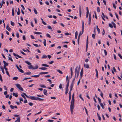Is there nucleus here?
I'll list each match as a JSON object with an SVG mask.
<instances>
[{
    "label": "nucleus",
    "mask_w": 122,
    "mask_h": 122,
    "mask_svg": "<svg viewBox=\"0 0 122 122\" xmlns=\"http://www.w3.org/2000/svg\"><path fill=\"white\" fill-rule=\"evenodd\" d=\"M25 62L28 65H29L28 66V68L29 69H32L34 70L33 66L31 65V63L26 61H25Z\"/></svg>",
    "instance_id": "f257e3e1"
},
{
    "label": "nucleus",
    "mask_w": 122,
    "mask_h": 122,
    "mask_svg": "<svg viewBox=\"0 0 122 122\" xmlns=\"http://www.w3.org/2000/svg\"><path fill=\"white\" fill-rule=\"evenodd\" d=\"M78 66H77L75 68V74L76 75L77 73V75H79V71H80V69L79 68L78 69Z\"/></svg>",
    "instance_id": "f03ea898"
},
{
    "label": "nucleus",
    "mask_w": 122,
    "mask_h": 122,
    "mask_svg": "<svg viewBox=\"0 0 122 122\" xmlns=\"http://www.w3.org/2000/svg\"><path fill=\"white\" fill-rule=\"evenodd\" d=\"M16 87L18 88L20 90L22 91H23V88L19 84H17L16 85Z\"/></svg>",
    "instance_id": "7ed1b4c3"
},
{
    "label": "nucleus",
    "mask_w": 122,
    "mask_h": 122,
    "mask_svg": "<svg viewBox=\"0 0 122 122\" xmlns=\"http://www.w3.org/2000/svg\"><path fill=\"white\" fill-rule=\"evenodd\" d=\"M74 107V101H71L70 105V109H73Z\"/></svg>",
    "instance_id": "20e7f679"
},
{
    "label": "nucleus",
    "mask_w": 122,
    "mask_h": 122,
    "mask_svg": "<svg viewBox=\"0 0 122 122\" xmlns=\"http://www.w3.org/2000/svg\"><path fill=\"white\" fill-rule=\"evenodd\" d=\"M16 67L20 72L23 73L24 72L23 71L22 69H20L17 65L16 66Z\"/></svg>",
    "instance_id": "39448f33"
},
{
    "label": "nucleus",
    "mask_w": 122,
    "mask_h": 122,
    "mask_svg": "<svg viewBox=\"0 0 122 122\" xmlns=\"http://www.w3.org/2000/svg\"><path fill=\"white\" fill-rule=\"evenodd\" d=\"M28 98H30L32 100H36V97L35 96H30Z\"/></svg>",
    "instance_id": "423d86ee"
},
{
    "label": "nucleus",
    "mask_w": 122,
    "mask_h": 122,
    "mask_svg": "<svg viewBox=\"0 0 122 122\" xmlns=\"http://www.w3.org/2000/svg\"><path fill=\"white\" fill-rule=\"evenodd\" d=\"M79 12L80 16V17H81V6H79Z\"/></svg>",
    "instance_id": "0eeeda50"
},
{
    "label": "nucleus",
    "mask_w": 122,
    "mask_h": 122,
    "mask_svg": "<svg viewBox=\"0 0 122 122\" xmlns=\"http://www.w3.org/2000/svg\"><path fill=\"white\" fill-rule=\"evenodd\" d=\"M10 108L12 109H14V108H17V107L16 106H14L11 105L10 106Z\"/></svg>",
    "instance_id": "6e6552de"
},
{
    "label": "nucleus",
    "mask_w": 122,
    "mask_h": 122,
    "mask_svg": "<svg viewBox=\"0 0 122 122\" xmlns=\"http://www.w3.org/2000/svg\"><path fill=\"white\" fill-rule=\"evenodd\" d=\"M44 99H43L41 98L38 97H36V100L39 101H43Z\"/></svg>",
    "instance_id": "1a4fd4ad"
},
{
    "label": "nucleus",
    "mask_w": 122,
    "mask_h": 122,
    "mask_svg": "<svg viewBox=\"0 0 122 122\" xmlns=\"http://www.w3.org/2000/svg\"><path fill=\"white\" fill-rule=\"evenodd\" d=\"M48 73V72H41L40 73V74L42 75V74H45Z\"/></svg>",
    "instance_id": "9d476101"
},
{
    "label": "nucleus",
    "mask_w": 122,
    "mask_h": 122,
    "mask_svg": "<svg viewBox=\"0 0 122 122\" xmlns=\"http://www.w3.org/2000/svg\"><path fill=\"white\" fill-rule=\"evenodd\" d=\"M67 82V85L66 86V89H68V86H69V81L68 80V81Z\"/></svg>",
    "instance_id": "9b49d317"
},
{
    "label": "nucleus",
    "mask_w": 122,
    "mask_h": 122,
    "mask_svg": "<svg viewBox=\"0 0 122 122\" xmlns=\"http://www.w3.org/2000/svg\"><path fill=\"white\" fill-rule=\"evenodd\" d=\"M0 68L1 69L2 72L3 74H5L4 68L1 66L0 67Z\"/></svg>",
    "instance_id": "f8f14e48"
},
{
    "label": "nucleus",
    "mask_w": 122,
    "mask_h": 122,
    "mask_svg": "<svg viewBox=\"0 0 122 122\" xmlns=\"http://www.w3.org/2000/svg\"><path fill=\"white\" fill-rule=\"evenodd\" d=\"M97 29L98 31V34H99L100 32V29L98 28V26L97 25L96 26Z\"/></svg>",
    "instance_id": "ddd939ff"
},
{
    "label": "nucleus",
    "mask_w": 122,
    "mask_h": 122,
    "mask_svg": "<svg viewBox=\"0 0 122 122\" xmlns=\"http://www.w3.org/2000/svg\"><path fill=\"white\" fill-rule=\"evenodd\" d=\"M83 69L82 68L81 69V71L80 72V76L81 77L83 75Z\"/></svg>",
    "instance_id": "4468645a"
},
{
    "label": "nucleus",
    "mask_w": 122,
    "mask_h": 122,
    "mask_svg": "<svg viewBox=\"0 0 122 122\" xmlns=\"http://www.w3.org/2000/svg\"><path fill=\"white\" fill-rule=\"evenodd\" d=\"M47 68L45 67H42L41 68H40L39 69L43 70H46L47 69Z\"/></svg>",
    "instance_id": "2eb2a0df"
},
{
    "label": "nucleus",
    "mask_w": 122,
    "mask_h": 122,
    "mask_svg": "<svg viewBox=\"0 0 122 122\" xmlns=\"http://www.w3.org/2000/svg\"><path fill=\"white\" fill-rule=\"evenodd\" d=\"M39 86L43 88H46V87L45 85L41 84L39 85Z\"/></svg>",
    "instance_id": "dca6fc26"
},
{
    "label": "nucleus",
    "mask_w": 122,
    "mask_h": 122,
    "mask_svg": "<svg viewBox=\"0 0 122 122\" xmlns=\"http://www.w3.org/2000/svg\"><path fill=\"white\" fill-rule=\"evenodd\" d=\"M40 75V74H39V75H37L32 76H31V77L37 78V77H38Z\"/></svg>",
    "instance_id": "f3484780"
},
{
    "label": "nucleus",
    "mask_w": 122,
    "mask_h": 122,
    "mask_svg": "<svg viewBox=\"0 0 122 122\" xmlns=\"http://www.w3.org/2000/svg\"><path fill=\"white\" fill-rule=\"evenodd\" d=\"M6 29L7 30H8V31H10L11 30V28H10L9 27L8 25H7L6 26Z\"/></svg>",
    "instance_id": "a211bd4d"
},
{
    "label": "nucleus",
    "mask_w": 122,
    "mask_h": 122,
    "mask_svg": "<svg viewBox=\"0 0 122 122\" xmlns=\"http://www.w3.org/2000/svg\"><path fill=\"white\" fill-rule=\"evenodd\" d=\"M84 66L86 68H89V66L87 64H85L84 65Z\"/></svg>",
    "instance_id": "6ab92c4d"
},
{
    "label": "nucleus",
    "mask_w": 122,
    "mask_h": 122,
    "mask_svg": "<svg viewBox=\"0 0 122 122\" xmlns=\"http://www.w3.org/2000/svg\"><path fill=\"white\" fill-rule=\"evenodd\" d=\"M47 92V90H46L44 89V90L43 93L44 95H47L46 93Z\"/></svg>",
    "instance_id": "aec40b11"
},
{
    "label": "nucleus",
    "mask_w": 122,
    "mask_h": 122,
    "mask_svg": "<svg viewBox=\"0 0 122 122\" xmlns=\"http://www.w3.org/2000/svg\"><path fill=\"white\" fill-rule=\"evenodd\" d=\"M31 74V72H26L24 73V75H30Z\"/></svg>",
    "instance_id": "412c9836"
},
{
    "label": "nucleus",
    "mask_w": 122,
    "mask_h": 122,
    "mask_svg": "<svg viewBox=\"0 0 122 122\" xmlns=\"http://www.w3.org/2000/svg\"><path fill=\"white\" fill-rule=\"evenodd\" d=\"M78 35V32L77 31H76L75 33V38L76 39L77 38V36Z\"/></svg>",
    "instance_id": "4be33fe9"
},
{
    "label": "nucleus",
    "mask_w": 122,
    "mask_h": 122,
    "mask_svg": "<svg viewBox=\"0 0 122 122\" xmlns=\"http://www.w3.org/2000/svg\"><path fill=\"white\" fill-rule=\"evenodd\" d=\"M42 66H45L47 67H48L49 66V65H47L46 64H42Z\"/></svg>",
    "instance_id": "5701e85b"
},
{
    "label": "nucleus",
    "mask_w": 122,
    "mask_h": 122,
    "mask_svg": "<svg viewBox=\"0 0 122 122\" xmlns=\"http://www.w3.org/2000/svg\"><path fill=\"white\" fill-rule=\"evenodd\" d=\"M35 34L40 35L42 34V33L41 32H35L34 33Z\"/></svg>",
    "instance_id": "b1692460"
},
{
    "label": "nucleus",
    "mask_w": 122,
    "mask_h": 122,
    "mask_svg": "<svg viewBox=\"0 0 122 122\" xmlns=\"http://www.w3.org/2000/svg\"><path fill=\"white\" fill-rule=\"evenodd\" d=\"M74 94H73L72 95V100L71 101H74Z\"/></svg>",
    "instance_id": "393cba45"
},
{
    "label": "nucleus",
    "mask_w": 122,
    "mask_h": 122,
    "mask_svg": "<svg viewBox=\"0 0 122 122\" xmlns=\"http://www.w3.org/2000/svg\"><path fill=\"white\" fill-rule=\"evenodd\" d=\"M100 105L101 106L102 108L103 109H104L105 107L104 106L103 104L102 103H100Z\"/></svg>",
    "instance_id": "a878e982"
},
{
    "label": "nucleus",
    "mask_w": 122,
    "mask_h": 122,
    "mask_svg": "<svg viewBox=\"0 0 122 122\" xmlns=\"http://www.w3.org/2000/svg\"><path fill=\"white\" fill-rule=\"evenodd\" d=\"M12 16H14V15L15 13L13 8L12 10Z\"/></svg>",
    "instance_id": "bb28decb"
},
{
    "label": "nucleus",
    "mask_w": 122,
    "mask_h": 122,
    "mask_svg": "<svg viewBox=\"0 0 122 122\" xmlns=\"http://www.w3.org/2000/svg\"><path fill=\"white\" fill-rule=\"evenodd\" d=\"M112 24L113 25V26L114 27L116 28V24H115V23H114L113 22H112Z\"/></svg>",
    "instance_id": "cd10ccee"
},
{
    "label": "nucleus",
    "mask_w": 122,
    "mask_h": 122,
    "mask_svg": "<svg viewBox=\"0 0 122 122\" xmlns=\"http://www.w3.org/2000/svg\"><path fill=\"white\" fill-rule=\"evenodd\" d=\"M3 62L4 63V65L7 66L8 65V64L6 63L5 61H3Z\"/></svg>",
    "instance_id": "c85d7f7f"
},
{
    "label": "nucleus",
    "mask_w": 122,
    "mask_h": 122,
    "mask_svg": "<svg viewBox=\"0 0 122 122\" xmlns=\"http://www.w3.org/2000/svg\"><path fill=\"white\" fill-rule=\"evenodd\" d=\"M13 96H15L16 97H17L18 95L17 93H15L13 92Z\"/></svg>",
    "instance_id": "c756f323"
},
{
    "label": "nucleus",
    "mask_w": 122,
    "mask_h": 122,
    "mask_svg": "<svg viewBox=\"0 0 122 122\" xmlns=\"http://www.w3.org/2000/svg\"><path fill=\"white\" fill-rule=\"evenodd\" d=\"M46 40L45 39H44V41L43 42V43L44 44V45L45 46H46Z\"/></svg>",
    "instance_id": "7c9ffc66"
},
{
    "label": "nucleus",
    "mask_w": 122,
    "mask_h": 122,
    "mask_svg": "<svg viewBox=\"0 0 122 122\" xmlns=\"http://www.w3.org/2000/svg\"><path fill=\"white\" fill-rule=\"evenodd\" d=\"M47 57V56L46 55H44L42 57V58H46Z\"/></svg>",
    "instance_id": "2f4dec72"
},
{
    "label": "nucleus",
    "mask_w": 122,
    "mask_h": 122,
    "mask_svg": "<svg viewBox=\"0 0 122 122\" xmlns=\"http://www.w3.org/2000/svg\"><path fill=\"white\" fill-rule=\"evenodd\" d=\"M18 79V77H15L13 78V80H17Z\"/></svg>",
    "instance_id": "473e14b6"
},
{
    "label": "nucleus",
    "mask_w": 122,
    "mask_h": 122,
    "mask_svg": "<svg viewBox=\"0 0 122 122\" xmlns=\"http://www.w3.org/2000/svg\"><path fill=\"white\" fill-rule=\"evenodd\" d=\"M17 122H20V117H18L17 120H16Z\"/></svg>",
    "instance_id": "72a5a7b5"
},
{
    "label": "nucleus",
    "mask_w": 122,
    "mask_h": 122,
    "mask_svg": "<svg viewBox=\"0 0 122 122\" xmlns=\"http://www.w3.org/2000/svg\"><path fill=\"white\" fill-rule=\"evenodd\" d=\"M10 23L11 25H12L13 26H14L15 23L14 22H12V21H11Z\"/></svg>",
    "instance_id": "f704fd0d"
},
{
    "label": "nucleus",
    "mask_w": 122,
    "mask_h": 122,
    "mask_svg": "<svg viewBox=\"0 0 122 122\" xmlns=\"http://www.w3.org/2000/svg\"><path fill=\"white\" fill-rule=\"evenodd\" d=\"M97 11L98 12H100V8L99 7H98L97 8Z\"/></svg>",
    "instance_id": "c9c22d12"
},
{
    "label": "nucleus",
    "mask_w": 122,
    "mask_h": 122,
    "mask_svg": "<svg viewBox=\"0 0 122 122\" xmlns=\"http://www.w3.org/2000/svg\"><path fill=\"white\" fill-rule=\"evenodd\" d=\"M91 18H89V23L88 24L89 25H90L91 24Z\"/></svg>",
    "instance_id": "e433bc0d"
},
{
    "label": "nucleus",
    "mask_w": 122,
    "mask_h": 122,
    "mask_svg": "<svg viewBox=\"0 0 122 122\" xmlns=\"http://www.w3.org/2000/svg\"><path fill=\"white\" fill-rule=\"evenodd\" d=\"M79 97L81 99H82L83 101H84V100L83 99V98L82 97H81V94H80L79 95Z\"/></svg>",
    "instance_id": "4c0bfd02"
},
{
    "label": "nucleus",
    "mask_w": 122,
    "mask_h": 122,
    "mask_svg": "<svg viewBox=\"0 0 122 122\" xmlns=\"http://www.w3.org/2000/svg\"><path fill=\"white\" fill-rule=\"evenodd\" d=\"M68 89H66L65 94L66 95L68 93Z\"/></svg>",
    "instance_id": "58836bf2"
},
{
    "label": "nucleus",
    "mask_w": 122,
    "mask_h": 122,
    "mask_svg": "<svg viewBox=\"0 0 122 122\" xmlns=\"http://www.w3.org/2000/svg\"><path fill=\"white\" fill-rule=\"evenodd\" d=\"M70 70H71V76H72V73H73V72H72V67H71L70 68Z\"/></svg>",
    "instance_id": "ea45409f"
},
{
    "label": "nucleus",
    "mask_w": 122,
    "mask_h": 122,
    "mask_svg": "<svg viewBox=\"0 0 122 122\" xmlns=\"http://www.w3.org/2000/svg\"><path fill=\"white\" fill-rule=\"evenodd\" d=\"M57 71L59 73L62 74H63V72L62 71H61L60 70H57Z\"/></svg>",
    "instance_id": "a19ab883"
},
{
    "label": "nucleus",
    "mask_w": 122,
    "mask_h": 122,
    "mask_svg": "<svg viewBox=\"0 0 122 122\" xmlns=\"http://www.w3.org/2000/svg\"><path fill=\"white\" fill-rule=\"evenodd\" d=\"M34 12H35V13L36 14H37L38 13L37 12V11L36 10L34 9Z\"/></svg>",
    "instance_id": "79ce46f5"
},
{
    "label": "nucleus",
    "mask_w": 122,
    "mask_h": 122,
    "mask_svg": "<svg viewBox=\"0 0 122 122\" xmlns=\"http://www.w3.org/2000/svg\"><path fill=\"white\" fill-rule=\"evenodd\" d=\"M38 68V66L37 65L36 66L34 67H33L34 70Z\"/></svg>",
    "instance_id": "37998d69"
},
{
    "label": "nucleus",
    "mask_w": 122,
    "mask_h": 122,
    "mask_svg": "<svg viewBox=\"0 0 122 122\" xmlns=\"http://www.w3.org/2000/svg\"><path fill=\"white\" fill-rule=\"evenodd\" d=\"M97 98H98V100L99 102L100 103H101V99L100 98H99V97H98Z\"/></svg>",
    "instance_id": "c03bdc74"
},
{
    "label": "nucleus",
    "mask_w": 122,
    "mask_h": 122,
    "mask_svg": "<svg viewBox=\"0 0 122 122\" xmlns=\"http://www.w3.org/2000/svg\"><path fill=\"white\" fill-rule=\"evenodd\" d=\"M33 45L34 46H35L36 47H38V45L36 44H33Z\"/></svg>",
    "instance_id": "a18cd8bd"
},
{
    "label": "nucleus",
    "mask_w": 122,
    "mask_h": 122,
    "mask_svg": "<svg viewBox=\"0 0 122 122\" xmlns=\"http://www.w3.org/2000/svg\"><path fill=\"white\" fill-rule=\"evenodd\" d=\"M23 94L24 95H25L27 97H29V96H28L25 93H23Z\"/></svg>",
    "instance_id": "49530a36"
},
{
    "label": "nucleus",
    "mask_w": 122,
    "mask_h": 122,
    "mask_svg": "<svg viewBox=\"0 0 122 122\" xmlns=\"http://www.w3.org/2000/svg\"><path fill=\"white\" fill-rule=\"evenodd\" d=\"M62 85L61 84H60L59 86V87L60 89H61L62 88Z\"/></svg>",
    "instance_id": "de8ad7c7"
},
{
    "label": "nucleus",
    "mask_w": 122,
    "mask_h": 122,
    "mask_svg": "<svg viewBox=\"0 0 122 122\" xmlns=\"http://www.w3.org/2000/svg\"><path fill=\"white\" fill-rule=\"evenodd\" d=\"M21 7H22V8L23 9V10H25V8L24 6H23V5H21Z\"/></svg>",
    "instance_id": "09e8293b"
},
{
    "label": "nucleus",
    "mask_w": 122,
    "mask_h": 122,
    "mask_svg": "<svg viewBox=\"0 0 122 122\" xmlns=\"http://www.w3.org/2000/svg\"><path fill=\"white\" fill-rule=\"evenodd\" d=\"M118 55L120 57L121 59H122V56L120 54H118Z\"/></svg>",
    "instance_id": "8fccbe9b"
},
{
    "label": "nucleus",
    "mask_w": 122,
    "mask_h": 122,
    "mask_svg": "<svg viewBox=\"0 0 122 122\" xmlns=\"http://www.w3.org/2000/svg\"><path fill=\"white\" fill-rule=\"evenodd\" d=\"M109 27L111 28H112L113 27V26L110 23L109 24Z\"/></svg>",
    "instance_id": "3c124183"
},
{
    "label": "nucleus",
    "mask_w": 122,
    "mask_h": 122,
    "mask_svg": "<svg viewBox=\"0 0 122 122\" xmlns=\"http://www.w3.org/2000/svg\"><path fill=\"white\" fill-rule=\"evenodd\" d=\"M46 36H47V37L49 38H50L51 37V36H50V35L48 34H46Z\"/></svg>",
    "instance_id": "603ef678"
},
{
    "label": "nucleus",
    "mask_w": 122,
    "mask_h": 122,
    "mask_svg": "<svg viewBox=\"0 0 122 122\" xmlns=\"http://www.w3.org/2000/svg\"><path fill=\"white\" fill-rule=\"evenodd\" d=\"M92 37L94 39L95 38V35L94 34H93L92 36Z\"/></svg>",
    "instance_id": "864d4df0"
},
{
    "label": "nucleus",
    "mask_w": 122,
    "mask_h": 122,
    "mask_svg": "<svg viewBox=\"0 0 122 122\" xmlns=\"http://www.w3.org/2000/svg\"><path fill=\"white\" fill-rule=\"evenodd\" d=\"M20 52H21V53H22V54H23V55H26V54L25 53H24V52H23L22 51H20Z\"/></svg>",
    "instance_id": "5fc2aeb1"
},
{
    "label": "nucleus",
    "mask_w": 122,
    "mask_h": 122,
    "mask_svg": "<svg viewBox=\"0 0 122 122\" xmlns=\"http://www.w3.org/2000/svg\"><path fill=\"white\" fill-rule=\"evenodd\" d=\"M69 101H70V100L71 99V95H69Z\"/></svg>",
    "instance_id": "6e6d98bb"
},
{
    "label": "nucleus",
    "mask_w": 122,
    "mask_h": 122,
    "mask_svg": "<svg viewBox=\"0 0 122 122\" xmlns=\"http://www.w3.org/2000/svg\"><path fill=\"white\" fill-rule=\"evenodd\" d=\"M9 60H10L11 61H13V60L11 57H9Z\"/></svg>",
    "instance_id": "4d7b16f0"
},
{
    "label": "nucleus",
    "mask_w": 122,
    "mask_h": 122,
    "mask_svg": "<svg viewBox=\"0 0 122 122\" xmlns=\"http://www.w3.org/2000/svg\"><path fill=\"white\" fill-rule=\"evenodd\" d=\"M16 36L17 38H18L19 37V35L18 33H17L16 34Z\"/></svg>",
    "instance_id": "13d9d810"
},
{
    "label": "nucleus",
    "mask_w": 122,
    "mask_h": 122,
    "mask_svg": "<svg viewBox=\"0 0 122 122\" xmlns=\"http://www.w3.org/2000/svg\"><path fill=\"white\" fill-rule=\"evenodd\" d=\"M100 95L103 98V94L102 92L101 93Z\"/></svg>",
    "instance_id": "bf43d9fd"
},
{
    "label": "nucleus",
    "mask_w": 122,
    "mask_h": 122,
    "mask_svg": "<svg viewBox=\"0 0 122 122\" xmlns=\"http://www.w3.org/2000/svg\"><path fill=\"white\" fill-rule=\"evenodd\" d=\"M73 83H72L70 86V88H72L73 87Z\"/></svg>",
    "instance_id": "052dcab7"
},
{
    "label": "nucleus",
    "mask_w": 122,
    "mask_h": 122,
    "mask_svg": "<svg viewBox=\"0 0 122 122\" xmlns=\"http://www.w3.org/2000/svg\"><path fill=\"white\" fill-rule=\"evenodd\" d=\"M103 3L105 5H106V1L105 0H103Z\"/></svg>",
    "instance_id": "680f3d73"
},
{
    "label": "nucleus",
    "mask_w": 122,
    "mask_h": 122,
    "mask_svg": "<svg viewBox=\"0 0 122 122\" xmlns=\"http://www.w3.org/2000/svg\"><path fill=\"white\" fill-rule=\"evenodd\" d=\"M20 102H23V99L21 98L20 97Z\"/></svg>",
    "instance_id": "e2e57ef3"
},
{
    "label": "nucleus",
    "mask_w": 122,
    "mask_h": 122,
    "mask_svg": "<svg viewBox=\"0 0 122 122\" xmlns=\"http://www.w3.org/2000/svg\"><path fill=\"white\" fill-rule=\"evenodd\" d=\"M48 121L50 122H53L54 120H48Z\"/></svg>",
    "instance_id": "0e129e2a"
},
{
    "label": "nucleus",
    "mask_w": 122,
    "mask_h": 122,
    "mask_svg": "<svg viewBox=\"0 0 122 122\" xmlns=\"http://www.w3.org/2000/svg\"><path fill=\"white\" fill-rule=\"evenodd\" d=\"M104 52L105 55L106 56L107 55V51H106V50H104Z\"/></svg>",
    "instance_id": "69168bd1"
},
{
    "label": "nucleus",
    "mask_w": 122,
    "mask_h": 122,
    "mask_svg": "<svg viewBox=\"0 0 122 122\" xmlns=\"http://www.w3.org/2000/svg\"><path fill=\"white\" fill-rule=\"evenodd\" d=\"M45 3L46 5H49V2L47 1H46L45 2Z\"/></svg>",
    "instance_id": "338daca9"
},
{
    "label": "nucleus",
    "mask_w": 122,
    "mask_h": 122,
    "mask_svg": "<svg viewBox=\"0 0 122 122\" xmlns=\"http://www.w3.org/2000/svg\"><path fill=\"white\" fill-rule=\"evenodd\" d=\"M29 104L30 106H32L33 105V103L31 102L29 103Z\"/></svg>",
    "instance_id": "774afa93"
}]
</instances>
